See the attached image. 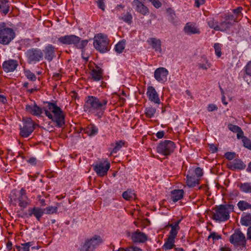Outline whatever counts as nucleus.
<instances>
[{
    "label": "nucleus",
    "mask_w": 251,
    "mask_h": 251,
    "mask_svg": "<svg viewBox=\"0 0 251 251\" xmlns=\"http://www.w3.org/2000/svg\"><path fill=\"white\" fill-rule=\"evenodd\" d=\"M221 47L222 45L218 43H215L214 45L215 53L218 57H221L222 55Z\"/></svg>",
    "instance_id": "obj_45"
},
{
    "label": "nucleus",
    "mask_w": 251,
    "mask_h": 251,
    "mask_svg": "<svg viewBox=\"0 0 251 251\" xmlns=\"http://www.w3.org/2000/svg\"><path fill=\"white\" fill-rule=\"evenodd\" d=\"M54 49L55 48L53 45L48 44L45 47L44 49L42 50L43 55H45V58L49 62L52 61L55 56Z\"/></svg>",
    "instance_id": "obj_18"
},
{
    "label": "nucleus",
    "mask_w": 251,
    "mask_h": 251,
    "mask_svg": "<svg viewBox=\"0 0 251 251\" xmlns=\"http://www.w3.org/2000/svg\"><path fill=\"white\" fill-rule=\"evenodd\" d=\"M232 25L231 22L226 21L225 19V21L221 22L218 25V27H217V29H216L217 31H225L229 29Z\"/></svg>",
    "instance_id": "obj_33"
},
{
    "label": "nucleus",
    "mask_w": 251,
    "mask_h": 251,
    "mask_svg": "<svg viewBox=\"0 0 251 251\" xmlns=\"http://www.w3.org/2000/svg\"><path fill=\"white\" fill-rule=\"evenodd\" d=\"M186 178V183L189 187H194L199 184L200 178L194 176L187 175Z\"/></svg>",
    "instance_id": "obj_29"
},
{
    "label": "nucleus",
    "mask_w": 251,
    "mask_h": 251,
    "mask_svg": "<svg viewBox=\"0 0 251 251\" xmlns=\"http://www.w3.org/2000/svg\"><path fill=\"white\" fill-rule=\"evenodd\" d=\"M119 19L130 25L132 22V16L130 13L127 12L120 17Z\"/></svg>",
    "instance_id": "obj_41"
},
{
    "label": "nucleus",
    "mask_w": 251,
    "mask_h": 251,
    "mask_svg": "<svg viewBox=\"0 0 251 251\" xmlns=\"http://www.w3.org/2000/svg\"><path fill=\"white\" fill-rule=\"evenodd\" d=\"M126 41L122 40L119 41L115 46V50L118 53H122L125 48Z\"/></svg>",
    "instance_id": "obj_40"
},
{
    "label": "nucleus",
    "mask_w": 251,
    "mask_h": 251,
    "mask_svg": "<svg viewBox=\"0 0 251 251\" xmlns=\"http://www.w3.org/2000/svg\"><path fill=\"white\" fill-rule=\"evenodd\" d=\"M156 112V109L151 106L146 107L145 110L146 116L149 118H151L154 117Z\"/></svg>",
    "instance_id": "obj_37"
},
{
    "label": "nucleus",
    "mask_w": 251,
    "mask_h": 251,
    "mask_svg": "<svg viewBox=\"0 0 251 251\" xmlns=\"http://www.w3.org/2000/svg\"><path fill=\"white\" fill-rule=\"evenodd\" d=\"M235 154L234 152H227L225 153V155L227 159L231 160L235 157Z\"/></svg>",
    "instance_id": "obj_56"
},
{
    "label": "nucleus",
    "mask_w": 251,
    "mask_h": 251,
    "mask_svg": "<svg viewBox=\"0 0 251 251\" xmlns=\"http://www.w3.org/2000/svg\"><path fill=\"white\" fill-rule=\"evenodd\" d=\"M146 95L151 102L157 104L161 103L159 94L153 86H150L148 87Z\"/></svg>",
    "instance_id": "obj_16"
},
{
    "label": "nucleus",
    "mask_w": 251,
    "mask_h": 251,
    "mask_svg": "<svg viewBox=\"0 0 251 251\" xmlns=\"http://www.w3.org/2000/svg\"><path fill=\"white\" fill-rule=\"evenodd\" d=\"M217 107L214 104H210L207 106V110L209 112H212L217 109Z\"/></svg>",
    "instance_id": "obj_58"
},
{
    "label": "nucleus",
    "mask_w": 251,
    "mask_h": 251,
    "mask_svg": "<svg viewBox=\"0 0 251 251\" xmlns=\"http://www.w3.org/2000/svg\"><path fill=\"white\" fill-rule=\"evenodd\" d=\"M237 206L239 210L242 211L247 209H251V204L243 200L240 201L237 203Z\"/></svg>",
    "instance_id": "obj_36"
},
{
    "label": "nucleus",
    "mask_w": 251,
    "mask_h": 251,
    "mask_svg": "<svg viewBox=\"0 0 251 251\" xmlns=\"http://www.w3.org/2000/svg\"><path fill=\"white\" fill-rule=\"evenodd\" d=\"M131 238L134 243H144L148 239L147 235L139 230L132 233Z\"/></svg>",
    "instance_id": "obj_21"
},
{
    "label": "nucleus",
    "mask_w": 251,
    "mask_h": 251,
    "mask_svg": "<svg viewBox=\"0 0 251 251\" xmlns=\"http://www.w3.org/2000/svg\"><path fill=\"white\" fill-rule=\"evenodd\" d=\"M95 49L100 53H105L109 50V39L106 35L102 33L96 34L93 38Z\"/></svg>",
    "instance_id": "obj_5"
},
{
    "label": "nucleus",
    "mask_w": 251,
    "mask_h": 251,
    "mask_svg": "<svg viewBox=\"0 0 251 251\" xmlns=\"http://www.w3.org/2000/svg\"><path fill=\"white\" fill-rule=\"evenodd\" d=\"M236 133H237V138L238 139L241 138L242 139H243V138L245 137V136H244V132L241 128L239 130H238V131Z\"/></svg>",
    "instance_id": "obj_59"
},
{
    "label": "nucleus",
    "mask_w": 251,
    "mask_h": 251,
    "mask_svg": "<svg viewBox=\"0 0 251 251\" xmlns=\"http://www.w3.org/2000/svg\"><path fill=\"white\" fill-rule=\"evenodd\" d=\"M181 222L180 220H177L175 223L169 224L168 226L171 228L168 235L169 237L176 239L178 231L180 229L179 224Z\"/></svg>",
    "instance_id": "obj_23"
},
{
    "label": "nucleus",
    "mask_w": 251,
    "mask_h": 251,
    "mask_svg": "<svg viewBox=\"0 0 251 251\" xmlns=\"http://www.w3.org/2000/svg\"><path fill=\"white\" fill-rule=\"evenodd\" d=\"M18 65L16 60L10 59L4 61L2 64V68L4 72L6 73L14 71Z\"/></svg>",
    "instance_id": "obj_20"
},
{
    "label": "nucleus",
    "mask_w": 251,
    "mask_h": 251,
    "mask_svg": "<svg viewBox=\"0 0 251 251\" xmlns=\"http://www.w3.org/2000/svg\"><path fill=\"white\" fill-rule=\"evenodd\" d=\"M7 101L6 97L3 95H0V102L5 103Z\"/></svg>",
    "instance_id": "obj_62"
},
{
    "label": "nucleus",
    "mask_w": 251,
    "mask_h": 251,
    "mask_svg": "<svg viewBox=\"0 0 251 251\" xmlns=\"http://www.w3.org/2000/svg\"><path fill=\"white\" fill-rule=\"evenodd\" d=\"M175 239L168 237L162 247L165 251L170 250L175 248Z\"/></svg>",
    "instance_id": "obj_30"
},
{
    "label": "nucleus",
    "mask_w": 251,
    "mask_h": 251,
    "mask_svg": "<svg viewBox=\"0 0 251 251\" xmlns=\"http://www.w3.org/2000/svg\"><path fill=\"white\" fill-rule=\"evenodd\" d=\"M225 19L227 21L231 22V24L232 25L235 22H237L238 21V19L234 15L227 14L225 16Z\"/></svg>",
    "instance_id": "obj_47"
},
{
    "label": "nucleus",
    "mask_w": 251,
    "mask_h": 251,
    "mask_svg": "<svg viewBox=\"0 0 251 251\" xmlns=\"http://www.w3.org/2000/svg\"><path fill=\"white\" fill-rule=\"evenodd\" d=\"M148 42L151 45L152 48L155 51L159 53L161 52V41L159 39L155 38H151L149 39Z\"/></svg>",
    "instance_id": "obj_26"
},
{
    "label": "nucleus",
    "mask_w": 251,
    "mask_h": 251,
    "mask_svg": "<svg viewBox=\"0 0 251 251\" xmlns=\"http://www.w3.org/2000/svg\"><path fill=\"white\" fill-rule=\"evenodd\" d=\"M247 238L248 239H251V226H250L248 228V230H247Z\"/></svg>",
    "instance_id": "obj_64"
},
{
    "label": "nucleus",
    "mask_w": 251,
    "mask_h": 251,
    "mask_svg": "<svg viewBox=\"0 0 251 251\" xmlns=\"http://www.w3.org/2000/svg\"><path fill=\"white\" fill-rule=\"evenodd\" d=\"M25 110L27 112L35 116H40L43 113L44 109L38 106L35 101L25 105Z\"/></svg>",
    "instance_id": "obj_17"
},
{
    "label": "nucleus",
    "mask_w": 251,
    "mask_h": 251,
    "mask_svg": "<svg viewBox=\"0 0 251 251\" xmlns=\"http://www.w3.org/2000/svg\"><path fill=\"white\" fill-rule=\"evenodd\" d=\"M175 148L174 142L170 140H164L157 145L156 150L159 154L167 156L173 152Z\"/></svg>",
    "instance_id": "obj_9"
},
{
    "label": "nucleus",
    "mask_w": 251,
    "mask_h": 251,
    "mask_svg": "<svg viewBox=\"0 0 251 251\" xmlns=\"http://www.w3.org/2000/svg\"><path fill=\"white\" fill-rule=\"evenodd\" d=\"M11 200L12 201L18 202V205L22 208H25L30 204V201L26 195L25 189L22 188L15 196H12Z\"/></svg>",
    "instance_id": "obj_10"
},
{
    "label": "nucleus",
    "mask_w": 251,
    "mask_h": 251,
    "mask_svg": "<svg viewBox=\"0 0 251 251\" xmlns=\"http://www.w3.org/2000/svg\"><path fill=\"white\" fill-rule=\"evenodd\" d=\"M9 10V4L8 0H0V12L6 15Z\"/></svg>",
    "instance_id": "obj_32"
},
{
    "label": "nucleus",
    "mask_w": 251,
    "mask_h": 251,
    "mask_svg": "<svg viewBox=\"0 0 251 251\" xmlns=\"http://www.w3.org/2000/svg\"><path fill=\"white\" fill-rule=\"evenodd\" d=\"M28 215L30 217L34 216L38 221L40 220L41 217L45 213L44 208L35 206L32 208H29L28 210Z\"/></svg>",
    "instance_id": "obj_22"
},
{
    "label": "nucleus",
    "mask_w": 251,
    "mask_h": 251,
    "mask_svg": "<svg viewBox=\"0 0 251 251\" xmlns=\"http://www.w3.org/2000/svg\"><path fill=\"white\" fill-rule=\"evenodd\" d=\"M93 169L98 176H104L107 174L110 168V163L107 159L100 161L93 165Z\"/></svg>",
    "instance_id": "obj_11"
},
{
    "label": "nucleus",
    "mask_w": 251,
    "mask_h": 251,
    "mask_svg": "<svg viewBox=\"0 0 251 251\" xmlns=\"http://www.w3.org/2000/svg\"><path fill=\"white\" fill-rule=\"evenodd\" d=\"M206 0H195V5L197 7H199L200 5L204 3Z\"/></svg>",
    "instance_id": "obj_60"
},
{
    "label": "nucleus",
    "mask_w": 251,
    "mask_h": 251,
    "mask_svg": "<svg viewBox=\"0 0 251 251\" xmlns=\"http://www.w3.org/2000/svg\"><path fill=\"white\" fill-rule=\"evenodd\" d=\"M102 243V240L101 237L95 235L85 241L80 251H94V249Z\"/></svg>",
    "instance_id": "obj_8"
},
{
    "label": "nucleus",
    "mask_w": 251,
    "mask_h": 251,
    "mask_svg": "<svg viewBox=\"0 0 251 251\" xmlns=\"http://www.w3.org/2000/svg\"><path fill=\"white\" fill-rule=\"evenodd\" d=\"M228 128L230 131L234 133H236L240 129L239 126L232 124H229Z\"/></svg>",
    "instance_id": "obj_51"
},
{
    "label": "nucleus",
    "mask_w": 251,
    "mask_h": 251,
    "mask_svg": "<svg viewBox=\"0 0 251 251\" xmlns=\"http://www.w3.org/2000/svg\"><path fill=\"white\" fill-rule=\"evenodd\" d=\"M220 251H231V249L226 246L221 247L220 249Z\"/></svg>",
    "instance_id": "obj_63"
},
{
    "label": "nucleus",
    "mask_w": 251,
    "mask_h": 251,
    "mask_svg": "<svg viewBox=\"0 0 251 251\" xmlns=\"http://www.w3.org/2000/svg\"><path fill=\"white\" fill-rule=\"evenodd\" d=\"M197 66L199 69L207 70L211 67V64L205 56H202L198 60Z\"/></svg>",
    "instance_id": "obj_24"
},
{
    "label": "nucleus",
    "mask_w": 251,
    "mask_h": 251,
    "mask_svg": "<svg viewBox=\"0 0 251 251\" xmlns=\"http://www.w3.org/2000/svg\"><path fill=\"white\" fill-rule=\"evenodd\" d=\"M149 0L152 4V5L156 8H159L162 5L161 2L159 0Z\"/></svg>",
    "instance_id": "obj_54"
},
{
    "label": "nucleus",
    "mask_w": 251,
    "mask_h": 251,
    "mask_svg": "<svg viewBox=\"0 0 251 251\" xmlns=\"http://www.w3.org/2000/svg\"><path fill=\"white\" fill-rule=\"evenodd\" d=\"M164 131H159L156 133V136L157 138L161 139L164 137Z\"/></svg>",
    "instance_id": "obj_61"
},
{
    "label": "nucleus",
    "mask_w": 251,
    "mask_h": 251,
    "mask_svg": "<svg viewBox=\"0 0 251 251\" xmlns=\"http://www.w3.org/2000/svg\"><path fill=\"white\" fill-rule=\"evenodd\" d=\"M228 168L231 170H244L246 165L240 159H235L233 161L228 164Z\"/></svg>",
    "instance_id": "obj_25"
},
{
    "label": "nucleus",
    "mask_w": 251,
    "mask_h": 251,
    "mask_svg": "<svg viewBox=\"0 0 251 251\" xmlns=\"http://www.w3.org/2000/svg\"><path fill=\"white\" fill-rule=\"evenodd\" d=\"M242 142L244 146L248 149L251 150V141L247 137L243 138Z\"/></svg>",
    "instance_id": "obj_49"
},
{
    "label": "nucleus",
    "mask_w": 251,
    "mask_h": 251,
    "mask_svg": "<svg viewBox=\"0 0 251 251\" xmlns=\"http://www.w3.org/2000/svg\"><path fill=\"white\" fill-rule=\"evenodd\" d=\"M34 129V123L31 118L24 119L23 127L21 128L20 134L23 137H28Z\"/></svg>",
    "instance_id": "obj_13"
},
{
    "label": "nucleus",
    "mask_w": 251,
    "mask_h": 251,
    "mask_svg": "<svg viewBox=\"0 0 251 251\" xmlns=\"http://www.w3.org/2000/svg\"><path fill=\"white\" fill-rule=\"evenodd\" d=\"M104 0H98L97 3L98 7L101 9L102 11L105 10V4L104 3Z\"/></svg>",
    "instance_id": "obj_57"
},
{
    "label": "nucleus",
    "mask_w": 251,
    "mask_h": 251,
    "mask_svg": "<svg viewBox=\"0 0 251 251\" xmlns=\"http://www.w3.org/2000/svg\"><path fill=\"white\" fill-rule=\"evenodd\" d=\"M183 31L188 35L201 33V30L199 26L194 22L187 23L183 27Z\"/></svg>",
    "instance_id": "obj_15"
},
{
    "label": "nucleus",
    "mask_w": 251,
    "mask_h": 251,
    "mask_svg": "<svg viewBox=\"0 0 251 251\" xmlns=\"http://www.w3.org/2000/svg\"><path fill=\"white\" fill-rule=\"evenodd\" d=\"M184 195V191L182 189L174 190L171 192V198L174 202H176L182 199Z\"/></svg>",
    "instance_id": "obj_28"
},
{
    "label": "nucleus",
    "mask_w": 251,
    "mask_h": 251,
    "mask_svg": "<svg viewBox=\"0 0 251 251\" xmlns=\"http://www.w3.org/2000/svg\"><path fill=\"white\" fill-rule=\"evenodd\" d=\"M210 238H212L214 241L218 240L221 238V236L215 232H212L208 236V239Z\"/></svg>",
    "instance_id": "obj_53"
},
{
    "label": "nucleus",
    "mask_w": 251,
    "mask_h": 251,
    "mask_svg": "<svg viewBox=\"0 0 251 251\" xmlns=\"http://www.w3.org/2000/svg\"><path fill=\"white\" fill-rule=\"evenodd\" d=\"M207 24L211 28H213L217 31L216 29H217V27H218V25L215 22L213 18L208 19L207 20Z\"/></svg>",
    "instance_id": "obj_46"
},
{
    "label": "nucleus",
    "mask_w": 251,
    "mask_h": 251,
    "mask_svg": "<svg viewBox=\"0 0 251 251\" xmlns=\"http://www.w3.org/2000/svg\"><path fill=\"white\" fill-rule=\"evenodd\" d=\"M124 142L122 141H119L116 142L115 146L110 152V155H112L113 153H117L120 149L124 145Z\"/></svg>",
    "instance_id": "obj_42"
},
{
    "label": "nucleus",
    "mask_w": 251,
    "mask_h": 251,
    "mask_svg": "<svg viewBox=\"0 0 251 251\" xmlns=\"http://www.w3.org/2000/svg\"><path fill=\"white\" fill-rule=\"evenodd\" d=\"M15 37L14 30L8 27L6 24L0 23V44L3 45H8Z\"/></svg>",
    "instance_id": "obj_6"
},
{
    "label": "nucleus",
    "mask_w": 251,
    "mask_h": 251,
    "mask_svg": "<svg viewBox=\"0 0 251 251\" xmlns=\"http://www.w3.org/2000/svg\"><path fill=\"white\" fill-rule=\"evenodd\" d=\"M242 225L248 226L251 225V213H248L242 216L240 220Z\"/></svg>",
    "instance_id": "obj_38"
},
{
    "label": "nucleus",
    "mask_w": 251,
    "mask_h": 251,
    "mask_svg": "<svg viewBox=\"0 0 251 251\" xmlns=\"http://www.w3.org/2000/svg\"><path fill=\"white\" fill-rule=\"evenodd\" d=\"M103 70L99 67L97 66L91 73V75L94 80L98 81L102 78Z\"/></svg>",
    "instance_id": "obj_27"
},
{
    "label": "nucleus",
    "mask_w": 251,
    "mask_h": 251,
    "mask_svg": "<svg viewBox=\"0 0 251 251\" xmlns=\"http://www.w3.org/2000/svg\"><path fill=\"white\" fill-rule=\"evenodd\" d=\"M33 245L32 242H28L24 244H22L21 246H16L15 248L18 251H30L29 248Z\"/></svg>",
    "instance_id": "obj_39"
},
{
    "label": "nucleus",
    "mask_w": 251,
    "mask_h": 251,
    "mask_svg": "<svg viewBox=\"0 0 251 251\" xmlns=\"http://www.w3.org/2000/svg\"><path fill=\"white\" fill-rule=\"evenodd\" d=\"M98 128L94 124L88 125L85 129V132L89 136H94L98 133Z\"/></svg>",
    "instance_id": "obj_31"
},
{
    "label": "nucleus",
    "mask_w": 251,
    "mask_h": 251,
    "mask_svg": "<svg viewBox=\"0 0 251 251\" xmlns=\"http://www.w3.org/2000/svg\"><path fill=\"white\" fill-rule=\"evenodd\" d=\"M234 206L232 204H221L213 212V219L217 222H223L230 218L229 214L233 211Z\"/></svg>",
    "instance_id": "obj_3"
},
{
    "label": "nucleus",
    "mask_w": 251,
    "mask_h": 251,
    "mask_svg": "<svg viewBox=\"0 0 251 251\" xmlns=\"http://www.w3.org/2000/svg\"><path fill=\"white\" fill-rule=\"evenodd\" d=\"M108 102L106 98L89 96L85 98L83 109L89 114L100 118L106 109Z\"/></svg>",
    "instance_id": "obj_1"
},
{
    "label": "nucleus",
    "mask_w": 251,
    "mask_h": 251,
    "mask_svg": "<svg viewBox=\"0 0 251 251\" xmlns=\"http://www.w3.org/2000/svg\"><path fill=\"white\" fill-rule=\"evenodd\" d=\"M27 162L31 166H35L37 164V159L35 157H30L26 160Z\"/></svg>",
    "instance_id": "obj_55"
},
{
    "label": "nucleus",
    "mask_w": 251,
    "mask_h": 251,
    "mask_svg": "<svg viewBox=\"0 0 251 251\" xmlns=\"http://www.w3.org/2000/svg\"><path fill=\"white\" fill-rule=\"evenodd\" d=\"M123 198L126 201H131L135 198V195L134 191L128 189L123 192Z\"/></svg>",
    "instance_id": "obj_35"
},
{
    "label": "nucleus",
    "mask_w": 251,
    "mask_h": 251,
    "mask_svg": "<svg viewBox=\"0 0 251 251\" xmlns=\"http://www.w3.org/2000/svg\"><path fill=\"white\" fill-rule=\"evenodd\" d=\"M168 75V71L164 67L158 68L154 72L155 79L161 83H164L167 81Z\"/></svg>",
    "instance_id": "obj_14"
},
{
    "label": "nucleus",
    "mask_w": 251,
    "mask_h": 251,
    "mask_svg": "<svg viewBox=\"0 0 251 251\" xmlns=\"http://www.w3.org/2000/svg\"><path fill=\"white\" fill-rule=\"evenodd\" d=\"M194 172L196 176V177L198 178H199V177H201L203 175L202 170L200 167L196 168L195 169Z\"/></svg>",
    "instance_id": "obj_52"
},
{
    "label": "nucleus",
    "mask_w": 251,
    "mask_h": 251,
    "mask_svg": "<svg viewBox=\"0 0 251 251\" xmlns=\"http://www.w3.org/2000/svg\"><path fill=\"white\" fill-rule=\"evenodd\" d=\"M27 61L29 64H36L43 59V51L39 48H31L25 52Z\"/></svg>",
    "instance_id": "obj_7"
},
{
    "label": "nucleus",
    "mask_w": 251,
    "mask_h": 251,
    "mask_svg": "<svg viewBox=\"0 0 251 251\" xmlns=\"http://www.w3.org/2000/svg\"><path fill=\"white\" fill-rule=\"evenodd\" d=\"M45 211V213L47 214H52L55 213L57 211V207L56 206H48L46 208H44Z\"/></svg>",
    "instance_id": "obj_44"
},
{
    "label": "nucleus",
    "mask_w": 251,
    "mask_h": 251,
    "mask_svg": "<svg viewBox=\"0 0 251 251\" xmlns=\"http://www.w3.org/2000/svg\"><path fill=\"white\" fill-rule=\"evenodd\" d=\"M44 111L48 118L54 122L58 127L65 124V117L61 109L54 103L48 102Z\"/></svg>",
    "instance_id": "obj_2"
},
{
    "label": "nucleus",
    "mask_w": 251,
    "mask_h": 251,
    "mask_svg": "<svg viewBox=\"0 0 251 251\" xmlns=\"http://www.w3.org/2000/svg\"><path fill=\"white\" fill-rule=\"evenodd\" d=\"M58 41L62 44L73 45L75 48L82 50L87 46L88 40H81V38L75 35H67L61 36L58 39Z\"/></svg>",
    "instance_id": "obj_4"
},
{
    "label": "nucleus",
    "mask_w": 251,
    "mask_h": 251,
    "mask_svg": "<svg viewBox=\"0 0 251 251\" xmlns=\"http://www.w3.org/2000/svg\"><path fill=\"white\" fill-rule=\"evenodd\" d=\"M229 241L235 246L246 247V240L245 236L238 229L235 230L234 233L230 236Z\"/></svg>",
    "instance_id": "obj_12"
},
{
    "label": "nucleus",
    "mask_w": 251,
    "mask_h": 251,
    "mask_svg": "<svg viewBox=\"0 0 251 251\" xmlns=\"http://www.w3.org/2000/svg\"><path fill=\"white\" fill-rule=\"evenodd\" d=\"M242 8L241 7H238L236 9H233L232 12L234 13V15L237 18H239L241 17V11Z\"/></svg>",
    "instance_id": "obj_50"
},
{
    "label": "nucleus",
    "mask_w": 251,
    "mask_h": 251,
    "mask_svg": "<svg viewBox=\"0 0 251 251\" xmlns=\"http://www.w3.org/2000/svg\"><path fill=\"white\" fill-rule=\"evenodd\" d=\"M246 75L251 77V60L249 61L244 67Z\"/></svg>",
    "instance_id": "obj_48"
},
{
    "label": "nucleus",
    "mask_w": 251,
    "mask_h": 251,
    "mask_svg": "<svg viewBox=\"0 0 251 251\" xmlns=\"http://www.w3.org/2000/svg\"><path fill=\"white\" fill-rule=\"evenodd\" d=\"M132 6L137 12L143 15H146L149 13L148 8L139 0H134L132 2Z\"/></svg>",
    "instance_id": "obj_19"
},
{
    "label": "nucleus",
    "mask_w": 251,
    "mask_h": 251,
    "mask_svg": "<svg viewBox=\"0 0 251 251\" xmlns=\"http://www.w3.org/2000/svg\"><path fill=\"white\" fill-rule=\"evenodd\" d=\"M238 187L242 192L251 193V182L241 183Z\"/></svg>",
    "instance_id": "obj_34"
},
{
    "label": "nucleus",
    "mask_w": 251,
    "mask_h": 251,
    "mask_svg": "<svg viewBox=\"0 0 251 251\" xmlns=\"http://www.w3.org/2000/svg\"><path fill=\"white\" fill-rule=\"evenodd\" d=\"M25 76L30 80L35 81L36 80V76L34 73L31 72L30 70H25Z\"/></svg>",
    "instance_id": "obj_43"
}]
</instances>
